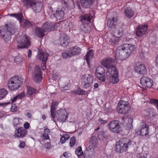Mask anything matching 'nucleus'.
I'll use <instances>...</instances> for the list:
<instances>
[{
  "label": "nucleus",
  "instance_id": "f257e3e1",
  "mask_svg": "<svg viewBox=\"0 0 158 158\" xmlns=\"http://www.w3.org/2000/svg\"><path fill=\"white\" fill-rule=\"evenodd\" d=\"M16 30L12 25L6 24L0 27V37L6 42H8L11 40L12 34H14Z\"/></svg>",
  "mask_w": 158,
  "mask_h": 158
},
{
  "label": "nucleus",
  "instance_id": "f03ea898",
  "mask_svg": "<svg viewBox=\"0 0 158 158\" xmlns=\"http://www.w3.org/2000/svg\"><path fill=\"white\" fill-rule=\"evenodd\" d=\"M132 141L129 139L123 138L117 142L115 147L116 152L118 153H122L127 150L131 145Z\"/></svg>",
  "mask_w": 158,
  "mask_h": 158
},
{
  "label": "nucleus",
  "instance_id": "7ed1b4c3",
  "mask_svg": "<svg viewBox=\"0 0 158 158\" xmlns=\"http://www.w3.org/2000/svg\"><path fill=\"white\" fill-rule=\"evenodd\" d=\"M23 79L18 76H15L8 81V86L10 90L14 91L18 89L22 85Z\"/></svg>",
  "mask_w": 158,
  "mask_h": 158
},
{
  "label": "nucleus",
  "instance_id": "20e7f679",
  "mask_svg": "<svg viewBox=\"0 0 158 158\" xmlns=\"http://www.w3.org/2000/svg\"><path fill=\"white\" fill-rule=\"evenodd\" d=\"M10 15L15 17L19 20L21 26L24 28L30 27L33 25L34 23L31 22L26 19H23L22 14L20 13L10 14Z\"/></svg>",
  "mask_w": 158,
  "mask_h": 158
},
{
  "label": "nucleus",
  "instance_id": "39448f33",
  "mask_svg": "<svg viewBox=\"0 0 158 158\" xmlns=\"http://www.w3.org/2000/svg\"><path fill=\"white\" fill-rule=\"evenodd\" d=\"M107 127L112 132L118 133L122 131L121 123L118 120H114L110 121L107 124Z\"/></svg>",
  "mask_w": 158,
  "mask_h": 158
},
{
  "label": "nucleus",
  "instance_id": "423d86ee",
  "mask_svg": "<svg viewBox=\"0 0 158 158\" xmlns=\"http://www.w3.org/2000/svg\"><path fill=\"white\" fill-rule=\"evenodd\" d=\"M124 47L121 46L118 48L115 51V57L117 60H123L128 57V53L125 51Z\"/></svg>",
  "mask_w": 158,
  "mask_h": 158
},
{
  "label": "nucleus",
  "instance_id": "0eeeda50",
  "mask_svg": "<svg viewBox=\"0 0 158 158\" xmlns=\"http://www.w3.org/2000/svg\"><path fill=\"white\" fill-rule=\"evenodd\" d=\"M71 8L69 6L66 7L65 8H59L56 10V12L53 14V15L57 19L60 20L63 19L65 12L67 13L68 14L71 13Z\"/></svg>",
  "mask_w": 158,
  "mask_h": 158
},
{
  "label": "nucleus",
  "instance_id": "6e6552de",
  "mask_svg": "<svg viewBox=\"0 0 158 158\" xmlns=\"http://www.w3.org/2000/svg\"><path fill=\"white\" fill-rule=\"evenodd\" d=\"M107 73L108 74H107V78L110 82L115 84L118 82V73L117 69L114 70V69L113 70L109 69Z\"/></svg>",
  "mask_w": 158,
  "mask_h": 158
},
{
  "label": "nucleus",
  "instance_id": "1a4fd4ad",
  "mask_svg": "<svg viewBox=\"0 0 158 158\" xmlns=\"http://www.w3.org/2000/svg\"><path fill=\"white\" fill-rule=\"evenodd\" d=\"M20 37V43L17 45L18 49L28 48L31 44L30 38L26 35H21Z\"/></svg>",
  "mask_w": 158,
  "mask_h": 158
},
{
  "label": "nucleus",
  "instance_id": "9d476101",
  "mask_svg": "<svg viewBox=\"0 0 158 158\" xmlns=\"http://www.w3.org/2000/svg\"><path fill=\"white\" fill-rule=\"evenodd\" d=\"M55 117L60 122H64L68 118L67 113L65 109H61L57 110L55 114Z\"/></svg>",
  "mask_w": 158,
  "mask_h": 158
},
{
  "label": "nucleus",
  "instance_id": "9b49d317",
  "mask_svg": "<svg viewBox=\"0 0 158 158\" xmlns=\"http://www.w3.org/2000/svg\"><path fill=\"white\" fill-rule=\"evenodd\" d=\"M114 62L113 59L109 57L102 60L101 63L102 65L107 69L108 72L109 69L112 70H113L114 69V70L116 69L115 67L113 65Z\"/></svg>",
  "mask_w": 158,
  "mask_h": 158
},
{
  "label": "nucleus",
  "instance_id": "f8f14e48",
  "mask_svg": "<svg viewBox=\"0 0 158 158\" xmlns=\"http://www.w3.org/2000/svg\"><path fill=\"white\" fill-rule=\"evenodd\" d=\"M140 83L143 88H150L153 85L152 80L145 76L141 78Z\"/></svg>",
  "mask_w": 158,
  "mask_h": 158
},
{
  "label": "nucleus",
  "instance_id": "ddd939ff",
  "mask_svg": "<svg viewBox=\"0 0 158 158\" xmlns=\"http://www.w3.org/2000/svg\"><path fill=\"white\" fill-rule=\"evenodd\" d=\"M134 70L137 73L140 74H145L147 73L145 66L140 62H137L135 64Z\"/></svg>",
  "mask_w": 158,
  "mask_h": 158
},
{
  "label": "nucleus",
  "instance_id": "4468645a",
  "mask_svg": "<svg viewBox=\"0 0 158 158\" xmlns=\"http://www.w3.org/2000/svg\"><path fill=\"white\" fill-rule=\"evenodd\" d=\"M93 78L92 75L88 74L86 78L82 79L81 84L85 88H87L91 86L92 84Z\"/></svg>",
  "mask_w": 158,
  "mask_h": 158
},
{
  "label": "nucleus",
  "instance_id": "2eb2a0df",
  "mask_svg": "<svg viewBox=\"0 0 158 158\" xmlns=\"http://www.w3.org/2000/svg\"><path fill=\"white\" fill-rule=\"evenodd\" d=\"M148 25L142 24L138 26L135 31L136 35L139 37H142L148 29Z\"/></svg>",
  "mask_w": 158,
  "mask_h": 158
},
{
  "label": "nucleus",
  "instance_id": "dca6fc26",
  "mask_svg": "<svg viewBox=\"0 0 158 158\" xmlns=\"http://www.w3.org/2000/svg\"><path fill=\"white\" fill-rule=\"evenodd\" d=\"M34 74L33 79L35 82L39 83L42 81V73L38 66H36Z\"/></svg>",
  "mask_w": 158,
  "mask_h": 158
},
{
  "label": "nucleus",
  "instance_id": "f3484780",
  "mask_svg": "<svg viewBox=\"0 0 158 158\" xmlns=\"http://www.w3.org/2000/svg\"><path fill=\"white\" fill-rule=\"evenodd\" d=\"M56 24L52 22H46L42 26L43 30L45 32L53 31L55 28Z\"/></svg>",
  "mask_w": 158,
  "mask_h": 158
},
{
  "label": "nucleus",
  "instance_id": "a211bd4d",
  "mask_svg": "<svg viewBox=\"0 0 158 158\" xmlns=\"http://www.w3.org/2000/svg\"><path fill=\"white\" fill-rule=\"evenodd\" d=\"M15 131L16 132L15 135L18 138H23L26 136L27 134V131L26 129L21 127L16 129Z\"/></svg>",
  "mask_w": 158,
  "mask_h": 158
},
{
  "label": "nucleus",
  "instance_id": "6ab92c4d",
  "mask_svg": "<svg viewBox=\"0 0 158 158\" xmlns=\"http://www.w3.org/2000/svg\"><path fill=\"white\" fill-rule=\"evenodd\" d=\"M141 128L140 130V134L142 136H146L148 133L149 126L145 123H140Z\"/></svg>",
  "mask_w": 158,
  "mask_h": 158
},
{
  "label": "nucleus",
  "instance_id": "aec40b11",
  "mask_svg": "<svg viewBox=\"0 0 158 158\" xmlns=\"http://www.w3.org/2000/svg\"><path fill=\"white\" fill-rule=\"evenodd\" d=\"M93 16H91L90 13L85 14L83 15L80 18V20L82 23H91Z\"/></svg>",
  "mask_w": 158,
  "mask_h": 158
},
{
  "label": "nucleus",
  "instance_id": "412c9836",
  "mask_svg": "<svg viewBox=\"0 0 158 158\" xmlns=\"http://www.w3.org/2000/svg\"><path fill=\"white\" fill-rule=\"evenodd\" d=\"M117 21L118 19L116 17L111 18L108 19L107 25L111 28H114L116 26Z\"/></svg>",
  "mask_w": 158,
  "mask_h": 158
},
{
  "label": "nucleus",
  "instance_id": "4be33fe9",
  "mask_svg": "<svg viewBox=\"0 0 158 158\" xmlns=\"http://www.w3.org/2000/svg\"><path fill=\"white\" fill-rule=\"evenodd\" d=\"M123 45L124 47V48L125 49L126 52H127V53H128V56L131 53L134 52L135 49V47L133 45L125 44Z\"/></svg>",
  "mask_w": 158,
  "mask_h": 158
},
{
  "label": "nucleus",
  "instance_id": "5701e85b",
  "mask_svg": "<svg viewBox=\"0 0 158 158\" xmlns=\"http://www.w3.org/2000/svg\"><path fill=\"white\" fill-rule=\"evenodd\" d=\"M89 23H82L80 27V29L81 31L85 33L89 32L91 31V27L89 25Z\"/></svg>",
  "mask_w": 158,
  "mask_h": 158
},
{
  "label": "nucleus",
  "instance_id": "b1692460",
  "mask_svg": "<svg viewBox=\"0 0 158 158\" xmlns=\"http://www.w3.org/2000/svg\"><path fill=\"white\" fill-rule=\"evenodd\" d=\"M130 109L129 106H118L117 110L119 114H125L128 112Z\"/></svg>",
  "mask_w": 158,
  "mask_h": 158
},
{
  "label": "nucleus",
  "instance_id": "393cba45",
  "mask_svg": "<svg viewBox=\"0 0 158 158\" xmlns=\"http://www.w3.org/2000/svg\"><path fill=\"white\" fill-rule=\"evenodd\" d=\"M69 49L72 56L78 55L81 53V49L77 46L72 47L69 48Z\"/></svg>",
  "mask_w": 158,
  "mask_h": 158
},
{
  "label": "nucleus",
  "instance_id": "a878e982",
  "mask_svg": "<svg viewBox=\"0 0 158 158\" xmlns=\"http://www.w3.org/2000/svg\"><path fill=\"white\" fill-rule=\"evenodd\" d=\"M94 0H80L81 5L86 8H89L93 4Z\"/></svg>",
  "mask_w": 158,
  "mask_h": 158
},
{
  "label": "nucleus",
  "instance_id": "bb28decb",
  "mask_svg": "<svg viewBox=\"0 0 158 158\" xmlns=\"http://www.w3.org/2000/svg\"><path fill=\"white\" fill-rule=\"evenodd\" d=\"M60 45L63 47H66L69 44V37L67 35H64L60 38Z\"/></svg>",
  "mask_w": 158,
  "mask_h": 158
},
{
  "label": "nucleus",
  "instance_id": "cd10ccee",
  "mask_svg": "<svg viewBox=\"0 0 158 158\" xmlns=\"http://www.w3.org/2000/svg\"><path fill=\"white\" fill-rule=\"evenodd\" d=\"M98 140L97 137L95 136H93L91 138L88 145L90 147L96 148L98 146Z\"/></svg>",
  "mask_w": 158,
  "mask_h": 158
},
{
  "label": "nucleus",
  "instance_id": "c85d7f7f",
  "mask_svg": "<svg viewBox=\"0 0 158 158\" xmlns=\"http://www.w3.org/2000/svg\"><path fill=\"white\" fill-rule=\"evenodd\" d=\"M124 12L125 15L129 18L132 17L134 14V11L129 7L125 8Z\"/></svg>",
  "mask_w": 158,
  "mask_h": 158
},
{
  "label": "nucleus",
  "instance_id": "c756f323",
  "mask_svg": "<svg viewBox=\"0 0 158 158\" xmlns=\"http://www.w3.org/2000/svg\"><path fill=\"white\" fill-rule=\"evenodd\" d=\"M44 31L40 27H36L35 28V33L36 35L40 38H43L45 35Z\"/></svg>",
  "mask_w": 158,
  "mask_h": 158
},
{
  "label": "nucleus",
  "instance_id": "7c9ffc66",
  "mask_svg": "<svg viewBox=\"0 0 158 158\" xmlns=\"http://www.w3.org/2000/svg\"><path fill=\"white\" fill-rule=\"evenodd\" d=\"M94 53L93 51L92 50H90L87 52L85 55V59L88 65L89 64L90 61L93 58Z\"/></svg>",
  "mask_w": 158,
  "mask_h": 158
},
{
  "label": "nucleus",
  "instance_id": "2f4dec72",
  "mask_svg": "<svg viewBox=\"0 0 158 158\" xmlns=\"http://www.w3.org/2000/svg\"><path fill=\"white\" fill-rule=\"evenodd\" d=\"M23 3L26 8H29L34 6L35 4V2L31 0H23Z\"/></svg>",
  "mask_w": 158,
  "mask_h": 158
},
{
  "label": "nucleus",
  "instance_id": "473e14b6",
  "mask_svg": "<svg viewBox=\"0 0 158 158\" xmlns=\"http://www.w3.org/2000/svg\"><path fill=\"white\" fill-rule=\"evenodd\" d=\"M123 32V28L119 26H117L114 30V36H119V38L122 35Z\"/></svg>",
  "mask_w": 158,
  "mask_h": 158
},
{
  "label": "nucleus",
  "instance_id": "72a5a7b5",
  "mask_svg": "<svg viewBox=\"0 0 158 158\" xmlns=\"http://www.w3.org/2000/svg\"><path fill=\"white\" fill-rule=\"evenodd\" d=\"M38 55V57L40 60L43 61H47L49 55L47 53L39 52Z\"/></svg>",
  "mask_w": 158,
  "mask_h": 158
},
{
  "label": "nucleus",
  "instance_id": "f704fd0d",
  "mask_svg": "<svg viewBox=\"0 0 158 158\" xmlns=\"http://www.w3.org/2000/svg\"><path fill=\"white\" fill-rule=\"evenodd\" d=\"M94 148L88 146V147L86 148L85 151V153L88 156H91L93 155L95 153Z\"/></svg>",
  "mask_w": 158,
  "mask_h": 158
},
{
  "label": "nucleus",
  "instance_id": "c9c22d12",
  "mask_svg": "<svg viewBox=\"0 0 158 158\" xmlns=\"http://www.w3.org/2000/svg\"><path fill=\"white\" fill-rule=\"evenodd\" d=\"M119 36L116 37L113 35L112 38L110 39L109 42L111 45L114 46L117 44L119 41Z\"/></svg>",
  "mask_w": 158,
  "mask_h": 158
},
{
  "label": "nucleus",
  "instance_id": "e433bc0d",
  "mask_svg": "<svg viewBox=\"0 0 158 158\" xmlns=\"http://www.w3.org/2000/svg\"><path fill=\"white\" fill-rule=\"evenodd\" d=\"M35 13H38L40 11L42 8V4L39 3H36L32 7Z\"/></svg>",
  "mask_w": 158,
  "mask_h": 158
},
{
  "label": "nucleus",
  "instance_id": "4c0bfd02",
  "mask_svg": "<svg viewBox=\"0 0 158 158\" xmlns=\"http://www.w3.org/2000/svg\"><path fill=\"white\" fill-rule=\"evenodd\" d=\"M105 74L104 69L102 66H98L96 69L95 74L96 75H102Z\"/></svg>",
  "mask_w": 158,
  "mask_h": 158
},
{
  "label": "nucleus",
  "instance_id": "58836bf2",
  "mask_svg": "<svg viewBox=\"0 0 158 158\" xmlns=\"http://www.w3.org/2000/svg\"><path fill=\"white\" fill-rule=\"evenodd\" d=\"M36 90L31 87H27V95L31 96L35 93Z\"/></svg>",
  "mask_w": 158,
  "mask_h": 158
},
{
  "label": "nucleus",
  "instance_id": "ea45409f",
  "mask_svg": "<svg viewBox=\"0 0 158 158\" xmlns=\"http://www.w3.org/2000/svg\"><path fill=\"white\" fill-rule=\"evenodd\" d=\"M62 57L63 59H67L72 56V55L69 52V49L62 53Z\"/></svg>",
  "mask_w": 158,
  "mask_h": 158
},
{
  "label": "nucleus",
  "instance_id": "a19ab883",
  "mask_svg": "<svg viewBox=\"0 0 158 158\" xmlns=\"http://www.w3.org/2000/svg\"><path fill=\"white\" fill-rule=\"evenodd\" d=\"M74 93L76 94L77 95H85L87 94V92L81 89L80 88H78V89L74 91Z\"/></svg>",
  "mask_w": 158,
  "mask_h": 158
},
{
  "label": "nucleus",
  "instance_id": "79ce46f5",
  "mask_svg": "<svg viewBox=\"0 0 158 158\" xmlns=\"http://www.w3.org/2000/svg\"><path fill=\"white\" fill-rule=\"evenodd\" d=\"M7 91L5 89H0V100L3 98L7 94Z\"/></svg>",
  "mask_w": 158,
  "mask_h": 158
},
{
  "label": "nucleus",
  "instance_id": "37998d69",
  "mask_svg": "<svg viewBox=\"0 0 158 158\" xmlns=\"http://www.w3.org/2000/svg\"><path fill=\"white\" fill-rule=\"evenodd\" d=\"M75 153L78 156H81L82 155L83 152L81 147H78L77 148L75 151Z\"/></svg>",
  "mask_w": 158,
  "mask_h": 158
},
{
  "label": "nucleus",
  "instance_id": "c03bdc74",
  "mask_svg": "<svg viewBox=\"0 0 158 158\" xmlns=\"http://www.w3.org/2000/svg\"><path fill=\"white\" fill-rule=\"evenodd\" d=\"M23 58L22 56H18L16 57L15 59V62L17 64H19L23 61Z\"/></svg>",
  "mask_w": 158,
  "mask_h": 158
},
{
  "label": "nucleus",
  "instance_id": "a18cd8bd",
  "mask_svg": "<svg viewBox=\"0 0 158 158\" xmlns=\"http://www.w3.org/2000/svg\"><path fill=\"white\" fill-rule=\"evenodd\" d=\"M19 119L18 118H15L13 119V126L15 127H16L18 125H19Z\"/></svg>",
  "mask_w": 158,
  "mask_h": 158
},
{
  "label": "nucleus",
  "instance_id": "49530a36",
  "mask_svg": "<svg viewBox=\"0 0 158 158\" xmlns=\"http://www.w3.org/2000/svg\"><path fill=\"white\" fill-rule=\"evenodd\" d=\"M149 102L151 104L156 105V107L158 110V100L152 99L150 100Z\"/></svg>",
  "mask_w": 158,
  "mask_h": 158
},
{
  "label": "nucleus",
  "instance_id": "de8ad7c7",
  "mask_svg": "<svg viewBox=\"0 0 158 158\" xmlns=\"http://www.w3.org/2000/svg\"><path fill=\"white\" fill-rule=\"evenodd\" d=\"M97 77L98 78L99 80L101 81V82L104 81H105L106 76L105 74H103L102 75H96Z\"/></svg>",
  "mask_w": 158,
  "mask_h": 158
},
{
  "label": "nucleus",
  "instance_id": "09e8293b",
  "mask_svg": "<svg viewBox=\"0 0 158 158\" xmlns=\"http://www.w3.org/2000/svg\"><path fill=\"white\" fill-rule=\"evenodd\" d=\"M150 118H152L155 117L157 116V114L153 110H150L148 114L147 115Z\"/></svg>",
  "mask_w": 158,
  "mask_h": 158
},
{
  "label": "nucleus",
  "instance_id": "8fccbe9b",
  "mask_svg": "<svg viewBox=\"0 0 158 158\" xmlns=\"http://www.w3.org/2000/svg\"><path fill=\"white\" fill-rule=\"evenodd\" d=\"M75 139L76 137L75 136H73L70 138V145L71 147H73L74 145L76 142Z\"/></svg>",
  "mask_w": 158,
  "mask_h": 158
},
{
  "label": "nucleus",
  "instance_id": "3c124183",
  "mask_svg": "<svg viewBox=\"0 0 158 158\" xmlns=\"http://www.w3.org/2000/svg\"><path fill=\"white\" fill-rule=\"evenodd\" d=\"M129 106L127 102L124 101H120L118 104V106Z\"/></svg>",
  "mask_w": 158,
  "mask_h": 158
},
{
  "label": "nucleus",
  "instance_id": "603ef678",
  "mask_svg": "<svg viewBox=\"0 0 158 158\" xmlns=\"http://www.w3.org/2000/svg\"><path fill=\"white\" fill-rule=\"evenodd\" d=\"M69 138V137L67 138L65 136H62L61 138L60 141L62 143H64L65 142L66 140L68 139Z\"/></svg>",
  "mask_w": 158,
  "mask_h": 158
},
{
  "label": "nucleus",
  "instance_id": "864d4df0",
  "mask_svg": "<svg viewBox=\"0 0 158 158\" xmlns=\"http://www.w3.org/2000/svg\"><path fill=\"white\" fill-rule=\"evenodd\" d=\"M98 121L100 124H105L107 123V120H103L101 118H99Z\"/></svg>",
  "mask_w": 158,
  "mask_h": 158
},
{
  "label": "nucleus",
  "instance_id": "5fc2aeb1",
  "mask_svg": "<svg viewBox=\"0 0 158 158\" xmlns=\"http://www.w3.org/2000/svg\"><path fill=\"white\" fill-rule=\"evenodd\" d=\"M25 143L23 141H20V144L19 145V147L20 148H23L24 147Z\"/></svg>",
  "mask_w": 158,
  "mask_h": 158
},
{
  "label": "nucleus",
  "instance_id": "6e6d98bb",
  "mask_svg": "<svg viewBox=\"0 0 158 158\" xmlns=\"http://www.w3.org/2000/svg\"><path fill=\"white\" fill-rule=\"evenodd\" d=\"M46 61H42L41 63V65L42 67V69L44 70H45L46 68V66L45 65Z\"/></svg>",
  "mask_w": 158,
  "mask_h": 158
},
{
  "label": "nucleus",
  "instance_id": "4d7b16f0",
  "mask_svg": "<svg viewBox=\"0 0 158 158\" xmlns=\"http://www.w3.org/2000/svg\"><path fill=\"white\" fill-rule=\"evenodd\" d=\"M11 111L12 112H15L17 110V108L16 106H12L10 108Z\"/></svg>",
  "mask_w": 158,
  "mask_h": 158
},
{
  "label": "nucleus",
  "instance_id": "13d9d810",
  "mask_svg": "<svg viewBox=\"0 0 158 158\" xmlns=\"http://www.w3.org/2000/svg\"><path fill=\"white\" fill-rule=\"evenodd\" d=\"M44 146L45 148L49 149L51 147V144L50 143L47 142L45 143Z\"/></svg>",
  "mask_w": 158,
  "mask_h": 158
},
{
  "label": "nucleus",
  "instance_id": "bf43d9fd",
  "mask_svg": "<svg viewBox=\"0 0 158 158\" xmlns=\"http://www.w3.org/2000/svg\"><path fill=\"white\" fill-rule=\"evenodd\" d=\"M24 129H26L29 128L30 127V124L26 122L25 123L24 125Z\"/></svg>",
  "mask_w": 158,
  "mask_h": 158
},
{
  "label": "nucleus",
  "instance_id": "052dcab7",
  "mask_svg": "<svg viewBox=\"0 0 158 158\" xmlns=\"http://www.w3.org/2000/svg\"><path fill=\"white\" fill-rule=\"evenodd\" d=\"M146 54L145 53L142 52L140 54L139 57L141 59H143V58H144Z\"/></svg>",
  "mask_w": 158,
  "mask_h": 158
},
{
  "label": "nucleus",
  "instance_id": "680f3d73",
  "mask_svg": "<svg viewBox=\"0 0 158 158\" xmlns=\"http://www.w3.org/2000/svg\"><path fill=\"white\" fill-rule=\"evenodd\" d=\"M48 134H45V133H44L43 135V137H44V139H49V137L48 135Z\"/></svg>",
  "mask_w": 158,
  "mask_h": 158
},
{
  "label": "nucleus",
  "instance_id": "e2e57ef3",
  "mask_svg": "<svg viewBox=\"0 0 158 158\" xmlns=\"http://www.w3.org/2000/svg\"><path fill=\"white\" fill-rule=\"evenodd\" d=\"M58 105V103L55 101H54L52 102L51 106L55 107L56 106H57Z\"/></svg>",
  "mask_w": 158,
  "mask_h": 158
},
{
  "label": "nucleus",
  "instance_id": "0e129e2a",
  "mask_svg": "<svg viewBox=\"0 0 158 158\" xmlns=\"http://www.w3.org/2000/svg\"><path fill=\"white\" fill-rule=\"evenodd\" d=\"M17 96H19V98H21L22 97H23L24 96V93H21Z\"/></svg>",
  "mask_w": 158,
  "mask_h": 158
},
{
  "label": "nucleus",
  "instance_id": "69168bd1",
  "mask_svg": "<svg viewBox=\"0 0 158 158\" xmlns=\"http://www.w3.org/2000/svg\"><path fill=\"white\" fill-rule=\"evenodd\" d=\"M44 132L45 134H49L50 133V131L49 129L46 128L44 129Z\"/></svg>",
  "mask_w": 158,
  "mask_h": 158
},
{
  "label": "nucleus",
  "instance_id": "338daca9",
  "mask_svg": "<svg viewBox=\"0 0 158 158\" xmlns=\"http://www.w3.org/2000/svg\"><path fill=\"white\" fill-rule=\"evenodd\" d=\"M67 154L66 152H64L61 156L60 158H67Z\"/></svg>",
  "mask_w": 158,
  "mask_h": 158
},
{
  "label": "nucleus",
  "instance_id": "774afa93",
  "mask_svg": "<svg viewBox=\"0 0 158 158\" xmlns=\"http://www.w3.org/2000/svg\"><path fill=\"white\" fill-rule=\"evenodd\" d=\"M31 50L29 49L28 50L27 52V55L29 58H30L31 56Z\"/></svg>",
  "mask_w": 158,
  "mask_h": 158
}]
</instances>
